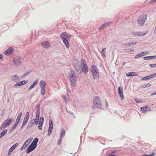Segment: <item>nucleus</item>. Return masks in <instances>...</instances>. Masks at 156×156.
Here are the masks:
<instances>
[{
	"instance_id": "1",
	"label": "nucleus",
	"mask_w": 156,
	"mask_h": 156,
	"mask_svg": "<svg viewBox=\"0 0 156 156\" xmlns=\"http://www.w3.org/2000/svg\"><path fill=\"white\" fill-rule=\"evenodd\" d=\"M68 76L71 85L73 87L75 86L77 83V79L75 72L71 70L69 72Z\"/></svg>"
},
{
	"instance_id": "2",
	"label": "nucleus",
	"mask_w": 156,
	"mask_h": 156,
	"mask_svg": "<svg viewBox=\"0 0 156 156\" xmlns=\"http://www.w3.org/2000/svg\"><path fill=\"white\" fill-rule=\"evenodd\" d=\"M93 102V104L91 106V108L95 110L101 108L102 104L98 96H95L94 98Z\"/></svg>"
},
{
	"instance_id": "3",
	"label": "nucleus",
	"mask_w": 156,
	"mask_h": 156,
	"mask_svg": "<svg viewBox=\"0 0 156 156\" xmlns=\"http://www.w3.org/2000/svg\"><path fill=\"white\" fill-rule=\"evenodd\" d=\"M90 70L92 73L94 79L99 78V74L98 70L96 66H91Z\"/></svg>"
},
{
	"instance_id": "4",
	"label": "nucleus",
	"mask_w": 156,
	"mask_h": 156,
	"mask_svg": "<svg viewBox=\"0 0 156 156\" xmlns=\"http://www.w3.org/2000/svg\"><path fill=\"white\" fill-rule=\"evenodd\" d=\"M147 17L146 14L142 15L137 20V23L140 26H143L146 21Z\"/></svg>"
},
{
	"instance_id": "5",
	"label": "nucleus",
	"mask_w": 156,
	"mask_h": 156,
	"mask_svg": "<svg viewBox=\"0 0 156 156\" xmlns=\"http://www.w3.org/2000/svg\"><path fill=\"white\" fill-rule=\"evenodd\" d=\"M12 121V119H8L6 120L2 125L0 127V129H3L6 128L7 126H9Z\"/></svg>"
},
{
	"instance_id": "6",
	"label": "nucleus",
	"mask_w": 156,
	"mask_h": 156,
	"mask_svg": "<svg viewBox=\"0 0 156 156\" xmlns=\"http://www.w3.org/2000/svg\"><path fill=\"white\" fill-rule=\"evenodd\" d=\"M81 64L82 70L84 73L87 72L88 67L85 60L83 59H82L81 61Z\"/></svg>"
},
{
	"instance_id": "7",
	"label": "nucleus",
	"mask_w": 156,
	"mask_h": 156,
	"mask_svg": "<svg viewBox=\"0 0 156 156\" xmlns=\"http://www.w3.org/2000/svg\"><path fill=\"white\" fill-rule=\"evenodd\" d=\"M71 37L72 35L71 34H69L66 32H63L60 35V37L62 38H65L68 40H69L71 38Z\"/></svg>"
},
{
	"instance_id": "8",
	"label": "nucleus",
	"mask_w": 156,
	"mask_h": 156,
	"mask_svg": "<svg viewBox=\"0 0 156 156\" xmlns=\"http://www.w3.org/2000/svg\"><path fill=\"white\" fill-rule=\"evenodd\" d=\"M29 112H27L26 113L25 117L24 118L22 127H23L24 125L27 123V122L29 120Z\"/></svg>"
},
{
	"instance_id": "9",
	"label": "nucleus",
	"mask_w": 156,
	"mask_h": 156,
	"mask_svg": "<svg viewBox=\"0 0 156 156\" xmlns=\"http://www.w3.org/2000/svg\"><path fill=\"white\" fill-rule=\"evenodd\" d=\"M53 128V123L52 120L51 119L49 120V127L48 129V135L49 136L51 134Z\"/></svg>"
},
{
	"instance_id": "10",
	"label": "nucleus",
	"mask_w": 156,
	"mask_h": 156,
	"mask_svg": "<svg viewBox=\"0 0 156 156\" xmlns=\"http://www.w3.org/2000/svg\"><path fill=\"white\" fill-rule=\"evenodd\" d=\"M118 92L121 99L123 100L124 98V97L123 94V88L122 87L120 86L119 87Z\"/></svg>"
},
{
	"instance_id": "11",
	"label": "nucleus",
	"mask_w": 156,
	"mask_h": 156,
	"mask_svg": "<svg viewBox=\"0 0 156 156\" xmlns=\"http://www.w3.org/2000/svg\"><path fill=\"white\" fill-rule=\"evenodd\" d=\"M41 45L44 48H48L50 46L49 42L47 41H44L42 42Z\"/></svg>"
},
{
	"instance_id": "12",
	"label": "nucleus",
	"mask_w": 156,
	"mask_h": 156,
	"mask_svg": "<svg viewBox=\"0 0 156 156\" xmlns=\"http://www.w3.org/2000/svg\"><path fill=\"white\" fill-rule=\"evenodd\" d=\"M18 143H16L13 145L9 149L8 153V156H9L13 150L18 146Z\"/></svg>"
},
{
	"instance_id": "13",
	"label": "nucleus",
	"mask_w": 156,
	"mask_h": 156,
	"mask_svg": "<svg viewBox=\"0 0 156 156\" xmlns=\"http://www.w3.org/2000/svg\"><path fill=\"white\" fill-rule=\"evenodd\" d=\"M36 147L30 144L26 150V153H29L31 152V151L34 150Z\"/></svg>"
},
{
	"instance_id": "14",
	"label": "nucleus",
	"mask_w": 156,
	"mask_h": 156,
	"mask_svg": "<svg viewBox=\"0 0 156 156\" xmlns=\"http://www.w3.org/2000/svg\"><path fill=\"white\" fill-rule=\"evenodd\" d=\"M27 81L23 80L19 82L16 83L14 85V86L16 87L23 86L27 83Z\"/></svg>"
},
{
	"instance_id": "15",
	"label": "nucleus",
	"mask_w": 156,
	"mask_h": 156,
	"mask_svg": "<svg viewBox=\"0 0 156 156\" xmlns=\"http://www.w3.org/2000/svg\"><path fill=\"white\" fill-rule=\"evenodd\" d=\"M13 63L15 66H17L20 63V58L18 57L14 58Z\"/></svg>"
},
{
	"instance_id": "16",
	"label": "nucleus",
	"mask_w": 156,
	"mask_h": 156,
	"mask_svg": "<svg viewBox=\"0 0 156 156\" xmlns=\"http://www.w3.org/2000/svg\"><path fill=\"white\" fill-rule=\"evenodd\" d=\"M39 120L38 119H34L32 120L30 122L31 127L33 126L34 124L37 125L39 122Z\"/></svg>"
},
{
	"instance_id": "17",
	"label": "nucleus",
	"mask_w": 156,
	"mask_h": 156,
	"mask_svg": "<svg viewBox=\"0 0 156 156\" xmlns=\"http://www.w3.org/2000/svg\"><path fill=\"white\" fill-rule=\"evenodd\" d=\"M156 76V73H154L152 75L148 76H147L143 77L142 78V80H148L151 79L152 77L155 76Z\"/></svg>"
},
{
	"instance_id": "18",
	"label": "nucleus",
	"mask_w": 156,
	"mask_h": 156,
	"mask_svg": "<svg viewBox=\"0 0 156 156\" xmlns=\"http://www.w3.org/2000/svg\"><path fill=\"white\" fill-rule=\"evenodd\" d=\"M13 50L14 49L12 47H10L6 51L5 54L6 55H9L13 51Z\"/></svg>"
},
{
	"instance_id": "19",
	"label": "nucleus",
	"mask_w": 156,
	"mask_h": 156,
	"mask_svg": "<svg viewBox=\"0 0 156 156\" xmlns=\"http://www.w3.org/2000/svg\"><path fill=\"white\" fill-rule=\"evenodd\" d=\"M62 40L65 44V45L66 46V47L67 48H69L70 46V45L69 44V43L68 41V40H67L66 38H62Z\"/></svg>"
},
{
	"instance_id": "20",
	"label": "nucleus",
	"mask_w": 156,
	"mask_h": 156,
	"mask_svg": "<svg viewBox=\"0 0 156 156\" xmlns=\"http://www.w3.org/2000/svg\"><path fill=\"white\" fill-rule=\"evenodd\" d=\"M40 86L41 88H45L46 82L43 80H41L40 82Z\"/></svg>"
},
{
	"instance_id": "21",
	"label": "nucleus",
	"mask_w": 156,
	"mask_h": 156,
	"mask_svg": "<svg viewBox=\"0 0 156 156\" xmlns=\"http://www.w3.org/2000/svg\"><path fill=\"white\" fill-rule=\"evenodd\" d=\"M38 141V139L36 138L34 139V140L30 144L36 147L37 146V143Z\"/></svg>"
},
{
	"instance_id": "22",
	"label": "nucleus",
	"mask_w": 156,
	"mask_h": 156,
	"mask_svg": "<svg viewBox=\"0 0 156 156\" xmlns=\"http://www.w3.org/2000/svg\"><path fill=\"white\" fill-rule=\"evenodd\" d=\"M110 24V22L106 23H105L103 24L99 28V30H101L104 29L106 27V26H108Z\"/></svg>"
},
{
	"instance_id": "23",
	"label": "nucleus",
	"mask_w": 156,
	"mask_h": 156,
	"mask_svg": "<svg viewBox=\"0 0 156 156\" xmlns=\"http://www.w3.org/2000/svg\"><path fill=\"white\" fill-rule=\"evenodd\" d=\"M11 80L12 81H17L19 80V78L18 75H15L12 76Z\"/></svg>"
},
{
	"instance_id": "24",
	"label": "nucleus",
	"mask_w": 156,
	"mask_h": 156,
	"mask_svg": "<svg viewBox=\"0 0 156 156\" xmlns=\"http://www.w3.org/2000/svg\"><path fill=\"white\" fill-rule=\"evenodd\" d=\"M136 73L135 72H130L127 73L126 74V75L127 76H134L136 75Z\"/></svg>"
},
{
	"instance_id": "25",
	"label": "nucleus",
	"mask_w": 156,
	"mask_h": 156,
	"mask_svg": "<svg viewBox=\"0 0 156 156\" xmlns=\"http://www.w3.org/2000/svg\"><path fill=\"white\" fill-rule=\"evenodd\" d=\"M22 115V114L21 112H20L19 114L17 116V117L16 118V121L15 122L16 123L18 124V123L20 121V118L21 117Z\"/></svg>"
},
{
	"instance_id": "26",
	"label": "nucleus",
	"mask_w": 156,
	"mask_h": 156,
	"mask_svg": "<svg viewBox=\"0 0 156 156\" xmlns=\"http://www.w3.org/2000/svg\"><path fill=\"white\" fill-rule=\"evenodd\" d=\"M132 34L135 36H140L145 35V34H142L141 32H139V33L137 32H133L132 33Z\"/></svg>"
},
{
	"instance_id": "27",
	"label": "nucleus",
	"mask_w": 156,
	"mask_h": 156,
	"mask_svg": "<svg viewBox=\"0 0 156 156\" xmlns=\"http://www.w3.org/2000/svg\"><path fill=\"white\" fill-rule=\"evenodd\" d=\"M7 132V130L6 129H4L3 131H2L1 134H0V138L5 135Z\"/></svg>"
},
{
	"instance_id": "28",
	"label": "nucleus",
	"mask_w": 156,
	"mask_h": 156,
	"mask_svg": "<svg viewBox=\"0 0 156 156\" xmlns=\"http://www.w3.org/2000/svg\"><path fill=\"white\" fill-rule=\"evenodd\" d=\"M149 108L148 106H146L144 107H141V110L143 111V112H146L147 111V109Z\"/></svg>"
},
{
	"instance_id": "29",
	"label": "nucleus",
	"mask_w": 156,
	"mask_h": 156,
	"mask_svg": "<svg viewBox=\"0 0 156 156\" xmlns=\"http://www.w3.org/2000/svg\"><path fill=\"white\" fill-rule=\"evenodd\" d=\"M65 134V130L63 128H62L61 131L60 133V137L62 138V137L64 136Z\"/></svg>"
},
{
	"instance_id": "30",
	"label": "nucleus",
	"mask_w": 156,
	"mask_h": 156,
	"mask_svg": "<svg viewBox=\"0 0 156 156\" xmlns=\"http://www.w3.org/2000/svg\"><path fill=\"white\" fill-rule=\"evenodd\" d=\"M40 117V112L39 110L38 109H37V112H36V118L35 119H38L39 120V118Z\"/></svg>"
},
{
	"instance_id": "31",
	"label": "nucleus",
	"mask_w": 156,
	"mask_h": 156,
	"mask_svg": "<svg viewBox=\"0 0 156 156\" xmlns=\"http://www.w3.org/2000/svg\"><path fill=\"white\" fill-rule=\"evenodd\" d=\"M106 49V48H103L101 52V55L104 57L106 56L105 55V50Z\"/></svg>"
},
{
	"instance_id": "32",
	"label": "nucleus",
	"mask_w": 156,
	"mask_h": 156,
	"mask_svg": "<svg viewBox=\"0 0 156 156\" xmlns=\"http://www.w3.org/2000/svg\"><path fill=\"white\" fill-rule=\"evenodd\" d=\"M41 94L43 95L45 93V88H41Z\"/></svg>"
},
{
	"instance_id": "33",
	"label": "nucleus",
	"mask_w": 156,
	"mask_h": 156,
	"mask_svg": "<svg viewBox=\"0 0 156 156\" xmlns=\"http://www.w3.org/2000/svg\"><path fill=\"white\" fill-rule=\"evenodd\" d=\"M144 55L143 54V52L140 53V54H139L137 55H136L135 56V58H139V57H142V56H143V55Z\"/></svg>"
},
{
	"instance_id": "34",
	"label": "nucleus",
	"mask_w": 156,
	"mask_h": 156,
	"mask_svg": "<svg viewBox=\"0 0 156 156\" xmlns=\"http://www.w3.org/2000/svg\"><path fill=\"white\" fill-rule=\"evenodd\" d=\"M18 124L15 123V124L12 127V128L11 129H10L11 131H13L15 129L16 127L17 126Z\"/></svg>"
},
{
	"instance_id": "35",
	"label": "nucleus",
	"mask_w": 156,
	"mask_h": 156,
	"mask_svg": "<svg viewBox=\"0 0 156 156\" xmlns=\"http://www.w3.org/2000/svg\"><path fill=\"white\" fill-rule=\"evenodd\" d=\"M27 146V145L25 143L22 146V147H21L20 149L21 150H23V149H24Z\"/></svg>"
},
{
	"instance_id": "36",
	"label": "nucleus",
	"mask_w": 156,
	"mask_h": 156,
	"mask_svg": "<svg viewBox=\"0 0 156 156\" xmlns=\"http://www.w3.org/2000/svg\"><path fill=\"white\" fill-rule=\"evenodd\" d=\"M32 138H29L26 141V142L25 143L26 144L27 143V142L28 143L30 144V142H31V141H32Z\"/></svg>"
},
{
	"instance_id": "37",
	"label": "nucleus",
	"mask_w": 156,
	"mask_h": 156,
	"mask_svg": "<svg viewBox=\"0 0 156 156\" xmlns=\"http://www.w3.org/2000/svg\"><path fill=\"white\" fill-rule=\"evenodd\" d=\"M149 66L151 68H153L156 67V64H150Z\"/></svg>"
},
{
	"instance_id": "38",
	"label": "nucleus",
	"mask_w": 156,
	"mask_h": 156,
	"mask_svg": "<svg viewBox=\"0 0 156 156\" xmlns=\"http://www.w3.org/2000/svg\"><path fill=\"white\" fill-rule=\"evenodd\" d=\"M35 86L34 84L33 83L32 84L31 86H30V87L28 88V90H30L32 88H34Z\"/></svg>"
},
{
	"instance_id": "39",
	"label": "nucleus",
	"mask_w": 156,
	"mask_h": 156,
	"mask_svg": "<svg viewBox=\"0 0 156 156\" xmlns=\"http://www.w3.org/2000/svg\"><path fill=\"white\" fill-rule=\"evenodd\" d=\"M38 81L39 80L38 79H37L34 82L33 84L36 86L38 83Z\"/></svg>"
},
{
	"instance_id": "40",
	"label": "nucleus",
	"mask_w": 156,
	"mask_h": 156,
	"mask_svg": "<svg viewBox=\"0 0 156 156\" xmlns=\"http://www.w3.org/2000/svg\"><path fill=\"white\" fill-rule=\"evenodd\" d=\"M42 125L39 124V125L38 126V128L40 130H41L42 129Z\"/></svg>"
},
{
	"instance_id": "41",
	"label": "nucleus",
	"mask_w": 156,
	"mask_h": 156,
	"mask_svg": "<svg viewBox=\"0 0 156 156\" xmlns=\"http://www.w3.org/2000/svg\"><path fill=\"white\" fill-rule=\"evenodd\" d=\"M143 59L144 60H149L150 59V56H147V57H144Z\"/></svg>"
},
{
	"instance_id": "42",
	"label": "nucleus",
	"mask_w": 156,
	"mask_h": 156,
	"mask_svg": "<svg viewBox=\"0 0 156 156\" xmlns=\"http://www.w3.org/2000/svg\"><path fill=\"white\" fill-rule=\"evenodd\" d=\"M155 154V153L153 152L151 154L149 155H146V156H153Z\"/></svg>"
},
{
	"instance_id": "43",
	"label": "nucleus",
	"mask_w": 156,
	"mask_h": 156,
	"mask_svg": "<svg viewBox=\"0 0 156 156\" xmlns=\"http://www.w3.org/2000/svg\"><path fill=\"white\" fill-rule=\"evenodd\" d=\"M143 54L144 55H146L149 53V52L147 51L143 52Z\"/></svg>"
},
{
	"instance_id": "44",
	"label": "nucleus",
	"mask_w": 156,
	"mask_h": 156,
	"mask_svg": "<svg viewBox=\"0 0 156 156\" xmlns=\"http://www.w3.org/2000/svg\"><path fill=\"white\" fill-rule=\"evenodd\" d=\"M44 117H41V118L40 119V121H42V122H44Z\"/></svg>"
},
{
	"instance_id": "45",
	"label": "nucleus",
	"mask_w": 156,
	"mask_h": 156,
	"mask_svg": "<svg viewBox=\"0 0 156 156\" xmlns=\"http://www.w3.org/2000/svg\"><path fill=\"white\" fill-rule=\"evenodd\" d=\"M155 1H156V0H150V2L151 3H153Z\"/></svg>"
},
{
	"instance_id": "46",
	"label": "nucleus",
	"mask_w": 156,
	"mask_h": 156,
	"mask_svg": "<svg viewBox=\"0 0 156 156\" xmlns=\"http://www.w3.org/2000/svg\"><path fill=\"white\" fill-rule=\"evenodd\" d=\"M155 56H150V59H153L155 58Z\"/></svg>"
},
{
	"instance_id": "47",
	"label": "nucleus",
	"mask_w": 156,
	"mask_h": 156,
	"mask_svg": "<svg viewBox=\"0 0 156 156\" xmlns=\"http://www.w3.org/2000/svg\"><path fill=\"white\" fill-rule=\"evenodd\" d=\"M43 122L40 121L39 122V124L43 125Z\"/></svg>"
},
{
	"instance_id": "48",
	"label": "nucleus",
	"mask_w": 156,
	"mask_h": 156,
	"mask_svg": "<svg viewBox=\"0 0 156 156\" xmlns=\"http://www.w3.org/2000/svg\"><path fill=\"white\" fill-rule=\"evenodd\" d=\"M58 144L59 145H60V144H61V141L60 140H58Z\"/></svg>"
},
{
	"instance_id": "49",
	"label": "nucleus",
	"mask_w": 156,
	"mask_h": 156,
	"mask_svg": "<svg viewBox=\"0 0 156 156\" xmlns=\"http://www.w3.org/2000/svg\"><path fill=\"white\" fill-rule=\"evenodd\" d=\"M132 45H134V44H136V42H132L131 43Z\"/></svg>"
},
{
	"instance_id": "50",
	"label": "nucleus",
	"mask_w": 156,
	"mask_h": 156,
	"mask_svg": "<svg viewBox=\"0 0 156 156\" xmlns=\"http://www.w3.org/2000/svg\"><path fill=\"white\" fill-rule=\"evenodd\" d=\"M2 54H0V59H2Z\"/></svg>"
},
{
	"instance_id": "51",
	"label": "nucleus",
	"mask_w": 156,
	"mask_h": 156,
	"mask_svg": "<svg viewBox=\"0 0 156 156\" xmlns=\"http://www.w3.org/2000/svg\"><path fill=\"white\" fill-rule=\"evenodd\" d=\"M147 86L145 84H144V85H142V87H143L144 88V87H145Z\"/></svg>"
},
{
	"instance_id": "52",
	"label": "nucleus",
	"mask_w": 156,
	"mask_h": 156,
	"mask_svg": "<svg viewBox=\"0 0 156 156\" xmlns=\"http://www.w3.org/2000/svg\"><path fill=\"white\" fill-rule=\"evenodd\" d=\"M109 156H116L115 155L113 154H110L109 155Z\"/></svg>"
},
{
	"instance_id": "53",
	"label": "nucleus",
	"mask_w": 156,
	"mask_h": 156,
	"mask_svg": "<svg viewBox=\"0 0 156 156\" xmlns=\"http://www.w3.org/2000/svg\"><path fill=\"white\" fill-rule=\"evenodd\" d=\"M136 102L137 103H139L140 102V101H139V100H136Z\"/></svg>"
},
{
	"instance_id": "54",
	"label": "nucleus",
	"mask_w": 156,
	"mask_h": 156,
	"mask_svg": "<svg viewBox=\"0 0 156 156\" xmlns=\"http://www.w3.org/2000/svg\"><path fill=\"white\" fill-rule=\"evenodd\" d=\"M128 45H132V44L131 43H129L128 44Z\"/></svg>"
},
{
	"instance_id": "55",
	"label": "nucleus",
	"mask_w": 156,
	"mask_h": 156,
	"mask_svg": "<svg viewBox=\"0 0 156 156\" xmlns=\"http://www.w3.org/2000/svg\"><path fill=\"white\" fill-rule=\"evenodd\" d=\"M64 98V99H65V101L66 102V97H65Z\"/></svg>"
},
{
	"instance_id": "56",
	"label": "nucleus",
	"mask_w": 156,
	"mask_h": 156,
	"mask_svg": "<svg viewBox=\"0 0 156 156\" xmlns=\"http://www.w3.org/2000/svg\"><path fill=\"white\" fill-rule=\"evenodd\" d=\"M26 144H27V146L29 144L27 142V143Z\"/></svg>"
},
{
	"instance_id": "57",
	"label": "nucleus",
	"mask_w": 156,
	"mask_h": 156,
	"mask_svg": "<svg viewBox=\"0 0 156 156\" xmlns=\"http://www.w3.org/2000/svg\"><path fill=\"white\" fill-rule=\"evenodd\" d=\"M156 94V91L154 92V94Z\"/></svg>"
},
{
	"instance_id": "58",
	"label": "nucleus",
	"mask_w": 156,
	"mask_h": 156,
	"mask_svg": "<svg viewBox=\"0 0 156 156\" xmlns=\"http://www.w3.org/2000/svg\"><path fill=\"white\" fill-rule=\"evenodd\" d=\"M148 85H149L148 86H150L151 85V84H148Z\"/></svg>"
},
{
	"instance_id": "59",
	"label": "nucleus",
	"mask_w": 156,
	"mask_h": 156,
	"mask_svg": "<svg viewBox=\"0 0 156 156\" xmlns=\"http://www.w3.org/2000/svg\"><path fill=\"white\" fill-rule=\"evenodd\" d=\"M134 51V50H131V51Z\"/></svg>"
}]
</instances>
